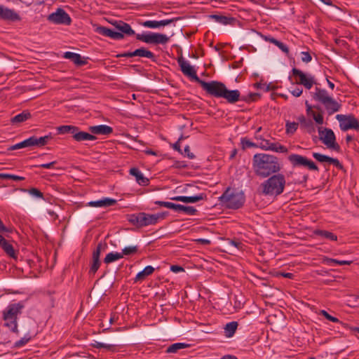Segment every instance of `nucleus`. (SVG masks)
<instances>
[{
    "instance_id": "obj_57",
    "label": "nucleus",
    "mask_w": 359,
    "mask_h": 359,
    "mask_svg": "<svg viewBox=\"0 0 359 359\" xmlns=\"http://www.w3.org/2000/svg\"><path fill=\"white\" fill-rule=\"evenodd\" d=\"M301 55L302 61L304 62L308 63L312 60L311 55L309 52H302Z\"/></svg>"
},
{
    "instance_id": "obj_20",
    "label": "nucleus",
    "mask_w": 359,
    "mask_h": 359,
    "mask_svg": "<svg viewBox=\"0 0 359 359\" xmlns=\"http://www.w3.org/2000/svg\"><path fill=\"white\" fill-rule=\"evenodd\" d=\"M129 173L134 176L137 182L141 186H147L149 180L147 177H144L140 170L137 168H132L129 170Z\"/></svg>"
},
{
    "instance_id": "obj_13",
    "label": "nucleus",
    "mask_w": 359,
    "mask_h": 359,
    "mask_svg": "<svg viewBox=\"0 0 359 359\" xmlns=\"http://www.w3.org/2000/svg\"><path fill=\"white\" fill-rule=\"evenodd\" d=\"M48 20L57 25H69L72 22L69 14L62 8H57L56 12L50 14L48 17Z\"/></svg>"
},
{
    "instance_id": "obj_54",
    "label": "nucleus",
    "mask_w": 359,
    "mask_h": 359,
    "mask_svg": "<svg viewBox=\"0 0 359 359\" xmlns=\"http://www.w3.org/2000/svg\"><path fill=\"white\" fill-rule=\"evenodd\" d=\"M25 144L26 147H32V146H36V136H32L29 137L28 139H26L24 140Z\"/></svg>"
},
{
    "instance_id": "obj_51",
    "label": "nucleus",
    "mask_w": 359,
    "mask_h": 359,
    "mask_svg": "<svg viewBox=\"0 0 359 359\" xmlns=\"http://www.w3.org/2000/svg\"><path fill=\"white\" fill-rule=\"evenodd\" d=\"M259 95L257 93H250L248 96H242L241 100L246 102L255 101L257 97H259Z\"/></svg>"
},
{
    "instance_id": "obj_48",
    "label": "nucleus",
    "mask_w": 359,
    "mask_h": 359,
    "mask_svg": "<svg viewBox=\"0 0 359 359\" xmlns=\"http://www.w3.org/2000/svg\"><path fill=\"white\" fill-rule=\"evenodd\" d=\"M309 175L306 172H300L299 177L294 180L295 184L306 183L308 180Z\"/></svg>"
},
{
    "instance_id": "obj_62",
    "label": "nucleus",
    "mask_w": 359,
    "mask_h": 359,
    "mask_svg": "<svg viewBox=\"0 0 359 359\" xmlns=\"http://www.w3.org/2000/svg\"><path fill=\"white\" fill-rule=\"evenodd\" d=\"M134 51L133 52H125L121 54L117 55V57H135Z\"/></svg>"
},
{
    "instance_id": "obj_64",
    "label": "nucleus",
    "mask_w": 359,
    "mask_h": 359,
    "mask_svg": "<svg viewBox=\"0 0 359 359\" xmlns=\"http://www.w3.org/2000/svg\"><path fill=\"white\" fill-rule=\"evenodd\" d=\"M170 270L175 273L184 271V269L182 266L178 265H172L170 266Z\"/></svg>"
},
{
    "instance_id": "obj_44",
    "label": "nucleus",
    "mask_w": 359,
    "mask_h": 359,
    "mask_svg": "<svg viewBox=\"0 0 359 359\" xmlns=\"http://www.w3.org/2000/svg\"><path fill=\"white\" fill-rule=\"evenodd\" d=\"M52 138V136L50 135H46L43 137H36V146L37 147H43L46 145L48 140H50Z\"/></svg>"
},
{
    "instance_id": "obj_16",
    "label": "nucleus",
    "mask_w": 359,
    "mask_h": 359,
    "mask_svg": "<svg viewBox=\"0 0 359 359\" xmlns=\"http://www.w3.org/2000/svg\"><path fill=\"white\" fill-rule=\"evenodd\" d=\"M0 19L12 22L21 20L20 16L12 9L0 5Z\"/></svg>"
},
{
    "instance_id": "obj_14",
    "label": "nucleus",
    "mask_w": 359,
    "mask_h": 359,
    "mask_svg": "<svg viewBox=\"0 0 359 359\" xmlns=\"http://www.w3.org/2000/svg\"><path fill=\"white\" fill-rule=\"evenodd\" d=\"M292 72L294 76H298L299 79V81H296V83L303 85L306 89H311L315 83L314 79L312 76H307L302 71L297 68H293Z\"/></svg>"
},
{
    "instance_id": "obj_7",
    "label": "nucleus",
    "mask_w": 359,
    "mask_h": 359,
    "mask_svg": "<svg viewBox=\"0 0 359 359\" xmlns=\"http://www.w3.org/2000/svg\"><path fill=\"white\" fill-rule=\"evenodd\" d=\"M23 306L20 303L9 304L3 311V319L4 326L11 332L18 333V316L21 313Z\"/></svg>"
},
{
    "instance_id": "obj_50",
    "label": "nucleus",
    "mask_w": 359,
    "mask_h": 359,
    "mask_svg": "<svg viewBox=\"0 0 359 359\" xmlns=\"http://www.w3.org/2000/svg\"><path fill=\"white\" fill-rule=\"evenodd\" d=\"M227 241H228V244H229V247H233L238 250H241L243 248V245L239 241L231 240V239H228Z\"/></svg>"
},
{
    "instance_id": "obj_55",
    "label": "nucleus",
    "mask_w": 359,
    "mask_h": 359,
    "mask_svg": "<svg viewBox=\"0 0 359 359\" xmlns=\"http://www.w3.org/2000/svg\"><path fill=\"white\" fill-rule=\"evenodd\" d=\"M28 192L31 195H32L35 197H37V198H43V193L40 190H39L38 189H36V188H32V189H29Z\"/></svg>"
},
{
    "instance_id": "obj_33",
    "label": "nucleus",
    "mask_w": 359,
    "mask_h": 359,
    "mask_svg": "<svg viewBox=\"0 0 359 359\" xmlns=\"http://www.w3.org/2000/svg\"><path fill=\"white\" fill-rule=\"evenodd\" d=\"M57 130L59 134L71 133L73 136L74 132L77 131V126L70 125L60 126L57 128Z\"/></svg>"
},
{
    "instance_id": "obj_6",
    "label": "nucleus",
    "mask_w": 359,
    "mask_h": 359,
    "mask_svg": "<svg viewBox=\"0 0 359 359\" xmlns=\"http://www.w3.org/2000/svg\"><path fill=\"white\" fill-rule=\"evenodd\" d=\"M219 199L221 203L226 208L237 210L244 205L245 196L243 192L228 187Z\"/></svg>"
},
{
    "instance_id": "obj_10",
    "label": "nucleus",
    "mask_w": 359,
    "mask_h": 359,
    "mask_svg": "<svg viewBox=\"0 0 359 359\" xmlns=\"http://www.w3.org/2000/svg\"><path fill=\"white\" fill-rule=\"evenodd\" d=\"M318 133L320 140L327 147V148L332 149L337 151L340 150V147L336 142V137L332 129L325 128L322 130L319 128Z\"/></svg>"
},
{
    "instance_id": "obj_31",
    "label": "nucleus",
    "mask_w": 359,
    "mask_h": 359,
    "mask_svg": "<svg viewBox=\"0 0 359 359\" xmlns=\"http://www.w3.org/2000/svg\"><path fill=\"white\" fill-rule=\"evenodd\" d=\"M210 18L213 19L216 22H218L222 25H230L234 20L233 18H229L224 15H211Z\"/></svg>"
},
{
    "instance_id": "obj_37",
    "label": "nucleus",
    "mask_w": 359,
    "mask_h": 359,
    "mask_svg": "<svg viewBox=\"0 0 359 359\" xmlns=\"http://www.w3.org/2000/svg\"><path fill=\"white\" fill-rule=\"evenodd\" d=\"M123 258V255L119 252H110L107 254L104 259V263L109 264Z\"/></svg>"
},
{
    "instance_id": "obj_28",
    "label": "nucleus",
    "mask_w": 359,
    "mask_h": 359,
    "mask_svg": "<svg viewBox=\"0 0 359 359\" xmlns=\"http://www.w3.org/2000/svg\"><path fill=\"white\" fill-rule=\"evenodd\" d=\"M313 233L316 236H318L330 241H337V236L332 232L326 231V230H320L316 229L314 231Z\"/></svg>"
},
{
    "instance_id": "obj_40",
    "label": "nucleus",
    "mask_w": 359,
    "mask_h": 359,
    "mask_svg": "<svg viewBox=\"0 0 359 359\" xmlns=\"http://www.w3.org/2000/svg\"><path fill=\"white\" fill-rule=\"evenodd\" d=\"M207 195L205 193H201L196 196H187V203H196L202 200H206Z\"/></svg>"
},
{
    "instance_id": "obj_58",
    "label": "nucleus",
    "mask_w": 359,
    "mask_h": 359,
    "mask_svg": "<svg viewBox=\"0 0 359 359\" xmlns=\"http://www.w3.org/2000/svg\"><path fill=\"white\" fill-rule=\"evenodd\" d=\"M182 154H184V155L185 156H187L190 159H193L195 158V156L193 153H191L190 151V148H189V146L187 145L185 147H184V153L181 152Z\"/></svg>"
},
{
    "instance_id": "obj_4",
    "label": "nucleus",
    "mask_w": 359,
    "mask_h": 359,
    "mask_svg": "<svg viewBox=\"0 0 359 359\" xmlns=\"http://www.w3.org/2000/svg\"><path fill=\"white\" fill-rule=\"evenodd\" d=\"M168 212L148 214L140 212L128 215V222L137 227L141 228L149 225H154L160 220H163L168 215Z\"/></svg>"
},
{
    "instance_id": "obj_27",
    "label": "nucleus",
    "mask_w": 359,
    "mask_h": 359,
    "mask_svg": "<svg viewBox=\"0 0 359 359\" xmlns=\"http://www.w3.org/2000/svg\"><path fill=\"white\" fill-rule=\"evenodd\" d=\"M154 268L151 266H147L142 271L139 272L135 278V281H142L145 279V278L151 274H152L154 271Z\"/></svg>"
},
{
    "instance_id": "obj_38",
    "label": "nucleus",
    "mask_w": 359,
    "mask_h": 359,
    "mask_svg": "<svg viewBox=\"0 0 359 359\" xmlns=\"http://www.w3.org/2000/svg\"><path fill=\"white\" fill-rule=\"evenodd\" d=\"M92 346L96 348H103L107 349V351L112 352L116 351V346L113 344H107L102 342L95 341L94 343L92 344Z\"/></svg>"
},
{
    "instance_id": "obj_32",
    "label": "nucleus",
    "mask_w": 359,
    "mask_h": 359,
    "mask_svg": "<svg viewBox=\"0 0 359 359\" xmlns=\"http://www.w3.org/2000/svg\"><path fill=\"white\" fill-rule=\"evenodd\" d=\"M324 262L329 266L334 265H351L353 263L352 260H339L326 257L324 259Z\"/></svg>"
},
{
    "instance_id": "obj_18",
    "label": "nucleus",
    "mask_w": 359,
    "mask_h": 359,
    "mask_svg": "<svg viewBox=\"0 0 359 359\" xmlns=\"http://www.w3.org/2000/svg\"><path fill=\"white\" fill-rule=\"evenodd\" d=\"M112 25L118 30L117 32L122 33L123 36L124 34L128 36H132L135 34V31L131 28L130 25L123 21H115L112 23Z\"/></svg>"
},
{
    "instance_id": "obj_5",
    "label": "nucleus",
    "mask_w": 359,
    "mask_h": 359,
    "mask_svg": "<svg viewBox=\"0 0 359 359\" xmlns=\"http://www.w3.org/2000/svg\"><path fill=\"white\" fill-rule=\"evenodd\" d=\"M313 99L320 103L329 116L340 110L341 104L329 95L326 90L316 87L312 93Z\"/></svg>"
},
{
    "instance_id": "obj_53",
    "label": "nucleus",
    "mask_w": 359,
    "mask_h": 359,
    "mask_svg": "<svg viewBox=\"0 0 359 359\" xmlns=\"http://www.w3.org/2000/svg\"><path fill=\"white\" fill-rule=\"evenodd\" d=\"M241 144L243 149L257 147L256 144L248 140L247 138H242Z\"/></svg>"
},
{
    "instance_id": "obj_63",
    "label": "nucleus",
    "mask_w": 359,
    "mask_h": 359,
    "mask_svg": "<svg viewBox=\"0 0 359 359\" xmlns=\"http://www.w3.org/2000/svg\"><path fill=\"white\" fill-rule=\"evenodd\" d=\"M170 199L172 201H182L184 203H187V196H177L172 197Z\"/></svg>"
},
{
    "instance_id": "obj_41",
    "label": "nucleus",
    "mask_w": 359,
    "mask_h": 359,
    "mask_svg": "<svg viewBox=\"0 0 359 359\" xmlns=\"http://www.w3.org/2000/svg\"><path fill=\"white\" fill-rule=\"evenodd\" d=\"M107 248V246L106 243H104V244L102 243H98L96 247V249L93 252V259H100L101 251L102 250H105Z\"/></svg>"
},
{
    "instance_id": "obj_9",
    "label": "nucleus",
    "mask_w": 359,
    "mask_h": 359,
    "mask_svg": "<svg viewBox=\"0 0 359 359\" xmlns=\"http://www.w3.org/2000/svg\"><path fill=\"white\" fill-rule=\"evenodd\" d=\"M177 63L179 66L180 67V69L182 72V73L191 78L196 82H198L204 90V83H207L206 81L201 80L196 74V71L194 69V68L190 65L188 61L185 60V59L180 56L177 58Z\"/></svg>"
},
{
    "instance_id": "obj_47",
    "label": "nucleus",
    "mask_w": 359,
    "mask_h": 359,
    "mask_svg": "<svg viewBox=\"0 0 359 359\" xmlns=\"http://www.w3.org/2000/svg\"><path fill=\"white\" fill-rule=\"evenodd\" d=\"M320 313L328 320L332 321L333 323H340L342 325H344L342 322H341L337 318L334 317L330 315L326 311L322 310Z\"/></svg>"
},
{
    "instance_id": "obj_19",
    "label": "nucleus",
    "mask_w": 359,
    "mask_h": 359,
    "mask_svg": "<svg viewBox=\"0 0 359 359\" xmlns=\"http://www.w3.org/2000/svg\"><path fill=\"white\" fill-rule=\"evenodd\" d=\"M175 21V19H165L162 20L160 21L156 20H146L144 22H140V24L142 25L143 27H148V28H158L160 27H164L166 25H170V23L173 22Z\"/></svg>"
},
{
    "instance_id": "obj_35",
    "label": "nucleus",
    "mask_w": 359,
    "mask_h": 359,
    "mask_svg": "<svg viewBox=\"0 0 359 359\" xmlns=\"http://www.w3.org/2000/svg\"><path fill=\"white\" fill-rule=\"evenodd\" d=\"M176 212H183L187 215H196L198 210L194 207L179 204Z\"/></svg>"
},
{
    "instance_id": "obj_43",
    "label": "nucleus",
    "mask_w": 359,
    "mask_h": 359,
    "mask_svg": "<svg viewBox=\"0 0 359 359\" xmlns=\"http://www.w3.org/2000/svg\"><path fill=\"white\" fill-rule=\"evenodd\" d=\"M138 251L137 246H128L126 247L122 250V255H131L136 254Z\"/></svg>"
},
{
    "instance_id": "obj_46",
    "label": "nucleus",
    "mask_w": 359,
    "mask_h": 359,
    "mask_svg": "<svg viewBox=\"0 0 359 359\" xmlns=\"http://www.w3.org/2000/svg\"><path fill=\"white\" fill-rule=\"evenodd\" d=\"M313 157L318 161L320 163L327 162L329 161L330 156L321 154L320 153L314 152L313 153Z\"/></svg>"
},
{
    "instance_id": "obj_2",
    "label": "nucleus",
    "mask_w": 359,
    "mask_h": 359,
    "mask_svg": "<svg viewBox=\"0 0 359 359\" xmlns=\"http://www.w3.org/2000/svg\"><path fill=\"white\" fill-rule=\"evenodd\" d=\"M203 85L207 93L217 98H224L228 103L234 104L241 99L238 90H229L222 82L212 81Z\"/></svg>"
},
{
    "instance_id": "obj_24",
    "label": "nucleus",
    "mask_w": 359,
    "mask_h": 359,
    "mask_svg": "<svg viewBox=\"0 0 359 359\" xmlns=\"http://www.w3.org/2000/svg\"><path fill=\"white\" fill-rule=\"evenodd\" d=\"M64 57L72 60L77 66H83L87 64V62L83 60L79 54L76 53L65 52L64 53Z\"/></svg>"
},
{
    "instance_id": "obj_3",
    "label": "nucleus",
    "mask_w": 359,
    "mask_h": 359,
    "mask_svg": "<svg viewBox=\"0 0 359 359\" xmlns=\"http://www.w3.org/2000/svg\"><path fill=\"white\" fill-rule=\"evenodd\" d=\"M285 184L284 175L278 172L268 177V179L260 184V188L264 195L277 196L284 191Z\"/></svg>"
},
{
    "instance_id": "obj_11",
    "label": "nucleus",
    "mask_w": 359,
    "mask_h": 359,
    "mask_svg": "<svg viewBox=\"0 0 359 359\" xmlns=\"http://www.w3.org/2000/svg\"><path fill=\"white\" fill-rule=\"evenodd\" d=\"M136 39L147 43L165 44L169 41L170 38L161 33H149L147 34H136Z\"/></svg>"
},
{
    "instance_id": "obj_59",
    "label": "nucleus",
    "mask_w": 359,
    "mask_h": 359,
    "mask_svg": "<svg viewBox=\"0 0 359 359\" xmlns=\"http://www.w3.org/2000/svg\"><path fill=\"white\" fill-rule=\"evenodd\" d=\"M25 147H25V142L23 140L21 142H19L18 144H15L14 145L11 146L10 147H8V151H13V150L19 149H21V148H25Z\"/></svg>"
},
{
    "instance_id": "obj_23",
    "label": "nucleus",
    "mask_w": 359,
    "mask_h": 359,
    "mask_svg": "<svg viewBox=\"0 0 359 359\" xmlns=\"http://www.w3.org/2000/svg\"><path fill=\"white\" fill-rule=\"evenodd\" d=\"M73 138L76 142H82L86 140L93 141L97 139L96 137L92 134H90L87 132L81 131L79 127H77V131L74 132Z\"/></svg>"
},
{
    "instance_id": "obj_25",
    "label": "nucleus",
    "mask_w": 359,
    "mask_h": 359,
    "mask_svg": "<svg viewBox=\"0 0 359 359\" xmlns=\"http://www.w3.org/2000/svg\"><path fill=\"white\" fill-rule=\"evenodd\" d=\"M32 117L30 112L27 110H24L20 114H18L11 118V123L13 125H18L21 123L26 121Z\"/></svg>"
},
{
    "instance_id": "obj_22",
    "label": "nucleus",
    "mask_w": 359,
    "mask_h": 359,
    "mask_svg": "<svg viewBox=\"0 0 359 359\" xmlns=\"http://www.w3.org/2000/svg\"><path fill=\"white\" fill-rule=\"evenodd\" d=\"M117 201L115 199L109 198H104L100 200L90 201L88 205L91 207H109L116 204Z\"/></svg>"
},
{
    "instance_id": "obj_34",
    "label": "nucleus",
    "mask_w": 359,
    "mask_h": 359,
    "mask_svg": "<svg viewBox=\"0 0 359 359\" xmlns=\"http://www.w3.org/2000/svg\"><path fill=\"white\" fill-rule=\"evenodd\" d=\"M0 247L5 251V252L12 258H16L15 251L13 245L9 243L7 241L0 245Z\"/></svg>"
},
{
    "instance_id": "obj_45",
    "label": "nucleus",
    "mask_w": 359,
    "mask_h": 359,
    "mask_svg": "<svg viewBox=\"0 0 359 359\" xmlns=\"http://www.w3.org/2000/svg\"><path fill=\"white\" fill-rule=\"evenodd\" d=\"M298 121L301 123L302 126L304 128H309L313 126V123L311 120H307L304 115H301L298 117Z\"/></svg>"
},
{
    "instance_id": "obj_60",
    "label": "nucleus",
    "mask_w": 359,
    "mask_h": 359,
    "mask_svg": "<svg viewBox=\"0 0 359 359\" xmlns=\"http://www.w3.org/2000/svg\"><path fill=\"white\" fill-rule=\"evenodd\" d=\"M31 337H27V336H25L23 338H22L20 340H19L18 341H17L15 343V345L16 346H24L25 345L29 340H30Z\"/></svg>"
},
{
    "instance_id": "obj_26",
    "label": "nucleus",
    "mask_w": 359,
    "mask_h": 359,
    "mask_svg": "<svg viewBox=\"0 0 359 359\" xmlns=\"http://www.w3.org/2000/svg\"><path fill=\"white\" fill-rule=\"evenodd\" d=\"M262 38L266 41H269L276 46H278L283 53L288 55L290 53L289 48L283 42L277 40L276 39L271 36H262Z\"/></svg>"
},
{
    "instance_id": "obj_29",
    "label": "nucleus",
    "mask_w": 359,
    "mask_h": 359,
    "mask_svg": "<svg viewBox=\"0 0 359 359\" xmlns=\"http://www.w3.org/2000/svg\"><path fill=\"white\" fill-rule=\"evenodd\" d=\"M134 54L135 55V56H139V57H147V58L151 59L153 61L155 60L154 54L151 51H150L143 47L134 50Z\"/></svg>"
},
{
    "instance_id": "obj_39",
    "label": "nucleus",
    "mask_w": 359,
    "mask_h": 359,
    "mask_svg": "<svg viewBox=\"0 0 359 359\" xmlns=\"http://www.w3.org/2000/svg\"><path fill=\"white\" fill-rule=\"evenodd\" d=\"M298 126V123L287 121L285 124L286 133L290 135L294 134L297 131Z\"/></svg>"
},
{
    "instance_id": "obj_52",
    "label": "nucleus",
    "mask_w": 359,
    "mask_h": 359,
    "mask_svg": "<svg viewBox=\"0 0 359 359\" xmlns=\"http://www.w3.org/2000/svg\"><path fill=\"white\" fill-rule=\"evenodd\" d=\"M316 123L322 125L323 123V116L321 113L316 114L315 111H311V114Z\"/></svg>"
},
{
    "instance_id": "obj_36",
    "label": "nucleus",
    "mask_w": 359,
    "mask_h": 359,
    "mask_svg": "<svg viewBox=\"0 0 359 359\" xmlns=\"http://www.w3.org/2000/svg\"><path fill=\"white\" fill-rule=\"evenodd\" d=\"M190 345L185 343H175L167 348L166 352L168 353H177L178 350L188 348Z\"/></svg>"
},
{
    "instance_id": "obj_21",
    "label": "nucleus",
    "mask_w": 359,
    "mask_h": 359,
    "mask_svg": "<svg viewBox=\"0 0 359 359\" xmlns=\"http://www.w3.org/2000/svg\"><path fill=\"white\" fill-rule=\"evenodd\" d=\"M89 130L93 134L107 135L112 133L113 128L107 125H99V126H90Z\"/></svg>"
},
{
    "instance_id": "obj_1",
    "label": "nucleus",
    "mask_w": 359,
    "mask_h": 359,
    "mask_svg": "<svg viewBox=\"0 0 359 359\" xmlns=\"http://www.w3.org/2000/svg\"><path fill=\"white\" fill-rule=\"evenodd\" d=\"M252 164L255 174L261 178L278 173L282 168L278 157L264 153L255 154Z\"/></svg>"
},
{
    "instance_id": "obj_8",
    "label": "nucleus",
    "mask_w": 359,
    "mask_h": 359,
    "mask_svg": "<svg viewBox=\"0 0 359 359\" xmlns=\"http://www.w3.org/2000/svg\"><path fill=\"white\" fill-rule=\"evenodd\" d=\"M287 159L293 168L304 167L310 170H319L318 167L313 161L302 155L292 154L288 156Z\"/></svg>"
},
{
    "instance_id": "obj_15",
    "label": "nucleus",
    "mask_w": 359,
    "mask_h": 359,
    "mask_svg": "<svg viewBox=\"0 0 359 359\" xmlns=\"http://www.w3.org/2000/svg\"><path fill=\"white\" fill-rule=\"evenodd\" d=\"M259 147L264 150H270L280 153H287L288 149L285 146L278 142H271L269 140H263Z\"/></svg>"
},
{
    "instance_id": "obj_12",
    "label": "nucleus",
    "mask_w": 359,
    "mask_h": 359,
    "mask_svg": "<svg viewBox=\"0 0 359 359\" xmlns=\"http://www.w3.org/2000/svg\"><path fill=\"white\" fill-rule=\"evenodd\" d=\"M336 118L339 121L340 128L343 131L349 129L359 130V122L353 115L337 114Z\"/></svg>"
},
{
    "instance_id": "obj_49",
    "label": "nucleus",
    "mask_w": 359,
    "mask_h": 359,
    "mask_svg": "<svg viewBox=\"0 0 359 359\" xmlns=\"http://www.w3.org/2000/svg\"><path fill=\"white\" fill-rule=\"evenodd\" d=\"M100 266V261L99 259H93V263L91 264L90 269L89 272L95 274L97 271L98 270L99 267Z\"/></svg>"
},
{
    "instance_id": "obj_56",
    "label": "nucleus",
    "mask_w": 359,
    "mask_h": 359,
    "mask_svg": "<svg viewBox=\"0 0 359 359\" xmlns=\"http://www.w3.org/2000/svg\"><path fill=\"white\" fill-rule=\"evenodd\" d=\"M328 163L333 164L336 168H337L339 170H342L344 168L343 165L339 162V161L337 158L330 157Z\"/></svg>"
},
{
    "instance_id": "obj_30",
    "label": "nucleus",
    "mask_w": 359,
    "mask_h": 359,
    "mask_svg": "<svg viewBox=\"0 0 359 359\" xmlns=\"http://www.w3.org/2000/svg\"><path fill=\"white\" fill-rule=\"evenodd\" d=\"M238 325V324L236 321L227 323L224 327L225 336L227 337H233L237 330Z\"/></svg>"
},
{
    "instance_id": "obj_42",
    "label": "nucleus",
    "mask_w": 359,
    "mask_h": 359,
    "mask_svg": "<svg viewBox=\"0 0 359 359\" xmlns=\"http://www.w3.org/2000/svg\"><path fill=\"white\" fill-rule=\"evenodd\" d=\"M0 179L13 180L15 181H22L25 180V177L12 174L0 173Z\"/></svg>"
},
{
    "instance_id": "obj_61",
    "label": "nucleus",
    "mask_w": 359,
    "mask_h": 359,
    "mask_svg": "<svg viewBox=\"0 0 359 359\" xmlns=\"http://www.w3.org/2000/svg\"><path fill=\"white\" fill-rule=\"evenodd\" d=\"M178 205L179 204H176V203H171V202H166V204H165V208L172 209V210L176 211L177 209Z\"/></svg>"
},
{
    "instance_id": "obj_17",
    "label": "nucleus",
    "mask_w": 359,
    "mask_h": 359,
    "mask_svg": "<svg viewBox=\"0 0 359 359\" xmlns=\"http://www.w3.org/2000/svg\"><path fill=\"white\" fill-rule=\"evenodd\" d=\"M96 32L102 36H108L116 40H120L123 39V35L122 34V33L118 32L117 31H114L109 28L103 26L97 27Z\"/></svg>"
}]
</instances>
